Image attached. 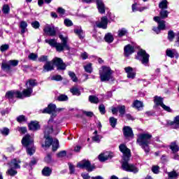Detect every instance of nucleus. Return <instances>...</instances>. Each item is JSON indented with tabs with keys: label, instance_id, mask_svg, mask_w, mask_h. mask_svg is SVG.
Masks as SVG:
<instances>
[{
	"label": "nucleus",
	"instance_id": "obj_1",
	"mask_svg": "<svg viewBox=\"0 0 179 179\" xmlns=\"http://www.w3.org/2000/svg\"><path fill=\"white\" fill-rule=\"evenodd\" d=\"M62 110H64V108H57L55 104L50 103L48 107L42 111L43 114H52L50 119L48 122V125L45 127L44 129V138H45V148H50L52 145V150L53 152H56V150H58V148H59V141L58 139H52V138L50 136L54 131L52 127H54V124H55L54 123L52 118L57 115V111H62Z\"/></svg>",
	"mask_w": 179,
	"mask_h": 179
},
{
	"label": "nucleus",
	"instance_id": "obj_2",
	"mask_svg": "<svg viewBox=\"0 0 179 179\" xmlns=\"http://www.w3.org/2000/svg\"><path fill=\"white\" fill-rule=\"evenodd\" d=\"M120 150L123 153L122 161V169L124 171H129V173H134V174L139 171V169L135 166V164H129V159L131 158V150L127 148L125 144H121L119 146Z\"/></svg>",
	"mask_w": 179,
	"mask_h": 179
},
{
	"label": "nucleus",
	"instance_id": "obj_3",
	"mask_svg": "<svg viewBox=\"0 0 179 179\" xmlns=\"http://www.w3.org/2000/svg\"><path fill=\"white\" fill-rule=\"evenodd\" d=\"M59 38L62 41V43L57 42L55 39H45V43L49 44L50 47L56 48L58 52L64 51V50H69V46L68 45V37H64L63 35H59Z\"/></svg>",
	"mask_w": 179,
	"mask_h": 179
},
{
	"label": "nucleus",
	"instance_id": "obj_4",
	"mask_svg": "<svg viewBox=\"0 0 179 179\" xmlns=\"http://www.w3.org/2000/svg\"><path fill=\"white\" fill-rule=\"evenodd\" d=\"M150 139H152V134L144 133L138 136L137 142L138 145L143 149L145 153L150 152L149 145H150Z\"/></svg>",
	"mask_w": 179,
	"mask_h": 179
},
{
	"label": "nucleus",
	"instance_id": "obj_5",
	"mask_svg": "<svg viewBox=\"0 0 179 179\" xmlns=\"http://www.w3.org/2000/svg\"><path fill=\"white\" fill-rule=\"evenodd\" d=\"M22 145L27 149V155L32 156L36 152L34 148V139L29 134L25 135L22 139Z\"/></svg>",
	"mask_w": 179,
	"mask_h": 179
},
{
	"label": "nucleus",
	"instance_id": "obj_6",
	"mask_svg": "<svg viewBox=\"0 0 179 179\" xmlns=\"http://www.w3.org/2000/svg\"><path fill=\"white\" fill-rule=\"evenodd\" d=\"M114 71L107 66H103L99 69V78L101 82H108L113 79Z\"/></svg>",
	"mask_w": 179,
	"mask_h": 179
},
{
	"label": "nucleus",
	"instance_id": "obj_7",
	"mask_svg": "<svg viewBox=\"0 0 179 179\" xmlns=\"http://www.w3.org/2000/svg\"><path fill=\"white\" fill-rule=\"evenodd\" d=\"M17 99H23V95L22 94V92L20 91L16 90H10L8 91L4 96V99L6 100H8L9 103H15V98Z\"/></svg>",
	"mask_w": 179,
	"mask_h": 179
},
{
	"label": "nucleus",
	"instance_id": "obj_8",
	"mask_svg": "<svg viewBox=\"0 0 179 179\" xmlns=\"http://www.w3.org/2000/svg\"><path fill=\"white\" fill-rule=\"evenodd\" d=\"M37 83H36V80H29L26 83L27 89L22 91V95L23 97H30L31 96V93H33V87L36 86Z\"/></svg>",
	"mask_w": 179,
	"mask_h": 179
},
{
	"label": "nucleus",
	"instance_id": "obj_9",
	"mask_svg": "<svg viewBox=\"0 0 179 179\" xmlns=\"http://www.w3.org/2000/svg\"><path fill=\"white\" fill-rule=\"evenodd\" d=\"M149 54L145 50H140L137 53V59L141 62L143 65L147 66L149 64Z\"/></svg>",
	"mask_w": 179,
	"mask_h": 179
},
{
	"label": "nucleus",
	"instance_id": "obj_10",
	"mask_svg": "<svg viewBox=\"0 0 179 179\" xmlns=\"http://www.w3.org/2000/svg\"><path fill=\"white\" fill-rule=\"evenodd\" d=\"M43 31L46 36L51 37L57 35V28L52 24H46L43 28Z\"/></svg>",
	"mask_w": 179,
	"mask_h": 179
},
{
	"label": "nucleus",
	"instance_id": "obj_11",
	"mask_svg": "<svg viewBox=\"0 0 179 179\" xmlns=\"http://www.w3.org/2000/svg\"><path fill=\"white\" fill-rule=\"evenodd\" d=\"M77 167L79 169H86L87 171H93L94 167L92 166L90 162L87 160H83L78 163Z\"/></svg>",
	"mask_w": 179,
	"mask_h": 179
},
{
	"label": "nucleus",
	"instance_id": "obj_12",
	"mask_svg": "<svg viewBox=\"0 0 179 179\" xmlns=\"http://www.w3.org/2000/svg\"><path fill=\"white\" fill-rule=\"evenodd\" d=\"M52 62L57 67V69H59L60 71H65V69H66V64L64 63L62 59L59 57H55L52 59Z\"/></svg>",
	"mask_w": 179,
	"mask_h": 179
},
{
	"label": "nucleus",
	"instance_id": "obj_13",
	"mask_svg": "<svg viewBox=\"0 0 179 179\" xmlns=\"http://www.w3.org/2000/svg\"><path fill=\"white\" fill-rule=\"evenodd\" d=\"M96 27L99 29H107V24H108V19L104 16L101 18V21L96 22Z\"/></svg>",
	"mask_w": 179,
	"mask_h": 179
},
{
	"label": "nucleus",
	"instance_id": "obj_14",
	"mask_svg": "<svg viewBox=\"0 0 179 179\" xmlns=\"http://www.w3.org/2000/svg\"><path fill=\"white\" fill-rule=\"evenodd\" d=\"M20 163H22V161L19 159H13L8 164L10 169H20Z\"/></svg>",
	"mask_w": 179,
	"mask_h": 179
},
{
	"label": "nucleus",
	"instance_id": "obj_15",
	"mask_svg": "<svg viewBox=\"0 0 179 179\" xmlns=\"http://www.w3.org/2000/svg\"><path fill=\"white\" fill-rule=\"evenodd\" d=\"M113 157V154L110 152H106L99 155L98 159L99 162H106V160H108V159H111Z\"/></svg>",
	"mask_w": 179,
	"mask_h": 179
},
{
	"label": "nucleus",
	"instance_id": "obj_16",
	"mask_svg": "<svg viewBox=\"0 0 179 179\" xmlns=\"http://www.w3.org/2000/svg\"><path fill=\"white\" fill-rule=\"evenodd\" d=\"M123 134L125 138H134V131H132V128L128 126L123 127Z\"/></svg>",
	"mask_w": 179,
	"mask_h": 179
},
{
	"label": "nucleus",
	"instance_id": "obj_17",
	"mask_svg": "<svg viewBox=\"0 0 179 179\" xmlns=\"http://www.w3.org/2000/svg\"><path fill=\"white\" fill-rule=\"evenodd\" d=\"M135 52V49L134 48V46L131 45H127L124 48V57H129L131 54H134Z\"/></svg>",
	"mask_w": 179,
	"mask_h": 179
},
{
	"label": "nucleus",
	"instance_id": "obj_18",
	"mask_svg": "<svg viewBox=\"0 0 179 179\" xmlns=\"http://www.w3.org/2000/svg\"><path fill=\"white\" fill-rule=\"evenodd\" d=\"M124 71L126 73H127V78L129 79H135V76H136V73L134 72V69L131 66H128L124 68Z\"/></svg>",
	"mask_w": 179,
	"mask_h": 179
},
{
	"label": "nucleus",
	"instance_id": "obj_19",
	"mask_svg": "<svg viewBox=\"0 0 179 179\" xmlns=\"http://www.w3.org/2000/svg\"><path fill=\"white\" fill-rule=\"evenodd\" d=\"M160 19L159 16L154 17V21L158 23V27L161 30H164V29H166V21L160 20Z\"/></svg>",
	"mask_w": 179,
	"mask_h": 179
},
{
	"label": "nucleus",
	"instance_id": "obj_20",
	"mask_svg": "<svg viewBox=\"0 0 179 179\" xmlns=\"http://www.w3.org/2000/svg\"><path fill=\"white\" fill-rule=\"evenodd\" d=\"M96 5L99 13H106V6L102 0H96Z\"/></svg>",
	"mask_w": 179,
	"mask_h": 179
},
{
	"label": "nucleus",
	"instance_id": "obj_21",
	"mask_svg": "<svg viewBox=\"0 0 179 179\" xmlns=\"http://www.w3.org/2000/svg\"><path fill=\"white\" fill-rule=\"evenodd\" d=\"M54 71V64L52 62H46L43 65V72H50Z\"/></svg>",
	"mask_w": 179,
	"mask_h": 179
},
{
	"label": "nucleus",
	"instance_id": "obj_22",
	"mask_svg": "<svg viewBox=\"0 0 179 179\" xmlns=\"http://www.w3.org/2000/svg\"><path fill=\"white\" fill-rule=\"evenodd\" d=\"M29 129L30 131H37V129H40V124H38V122L32 121L28 124Z\"/></svg>",
	"mask_w": 179,
	"mask_h": 179
},
{
	"label": "nucleus",
	"instance_id": "obj_23",
	"mask_svg": "<svg viewBox=\"0 0 179 179\" xmlns=\"http://www.w3.org/2000/svg\"><path fill=\"white\" fill-rule=\"evenodd\" d=\"M167 57L169 58H174L175 57H178V53L176 49H167L166 51Z\"/></svg>",
	"mask_w": 179,
	"mask_h": 179
},
{
	"label": "nucleus",
	"instance_id": "obj_24",
	"mask_svg": "<svg viewBox=\"0 0 179 179\" xmlns=\"http://www.w3.org/2000/svg\"><path fill=\"white\" fill-rule=\"evenodd\" d=\"M171 128L177 129L179 128V116H176L174 120L170 123Z\"/></svg>",
	"mask_w": 179,
	"mask_h": 179
},
{
	"label": "nucleus",
	"instance_id": "obj_25",
	"mask_svg": "<svg viewBox=\"0 0 179 179\" xmlns=\"http://www.w3.org/2000/svg\"><path fill=\"white\" fill-rule=\"evenodd\" d=\"M20 29H21V34H24L27 31V22L26 21H21L20 22Z\"/></svg>",
	"mask_w": 179,
	"mask_h": 179
},
{
	"label": "nucleus",
	"instance_id": "obj_26",
	"mask_svg": "<svg viewBox=\"0 0 179 179\" xmlns=\"http://www.w3.org/2000/svg\"><path fill=\"white\" fill-rule=\"evenodd\" d=\"M169 148L173 153H177L179 150V146L177 145V142L176 141L171 143Z\"/></svg>",
	"mask_w": 179,
	"mask_h": 179
},
{
	"label": "nucleus",
	"instance_id": "obj_27",
	"mask_svg": "<svg viewBox=\"0 0 179 179\" xmlns=\"http://www.w3.org/2000/svg\"><path fill=\"white\" fill-rule=\"evenodd\" d=\"M74 33L78 36L79 38H85V34L83 33V30H82L81 27L76 28L74 29Z\"/></svg>",
	"mask_w": 179,
	"mask_h": 179
},
{
	"label": "nucleus",
	"instance_id": "obj_28",
	"mask_svg": "<svg viewBox=\"0 0 179 179\" xmlns=\"http://www.w3.org/2000/svg\"><path fill=\"white\" fill-rule=\"evenodd\" d=\"M117 36L119 37H124V36H128V29L125 28H121L117 31Z\"/></svg>",
	"mask_w": 179,
	"mask_h": 179
},
{
	"label": "nucleus",
	"instance_id": "obj_29",
	"mask_svg": "<svg viewBox=\"0 0 179 179\" xmlns=\"http://www.w3.org/2000/svg\"><path fill=\"white\" fill-rule=\"evenodd\" d=\"M159 9L164 10L169 8V1L167 0H162L159 3Z\"/></svg>",
	"mask_w": 179,
	"mask_h": 179
},
{
	"label": "nucleus",
	"instance_id": "obj_30",
	"mask_svg": "<svg viewBox=\"0 0 179 179\" xmlns=\"http://www.w3.org/2000/svg\"><path fill=\"white\" fill-rule=\"evenodd\" d=\"M145 9H146V7H139L138 3L132 5L133 12H143V10H145Z\"/></svg>",
	"mask_w": 179,
	"mask_h": 179
},
{
	"label": "nucleus",
	"instance_id": "obj_31",
	"mask_svg": "<svg viewBox=\"0 0 179 179\" xmlns=\"http://www.w3.org/2000/svg\"><path fill=\"white\" fill-rule=\"evenodd\" d=\"M154 103H155L156 106H160L161 107L163 106V104H164L163 103V98L157 96H155Z\"/></svg>",
	"mask_w": 179,
	"mask_h": 179
},
{
	"label": "nucleus",
	"instance_id": "obj_32",
	"mask_svg": "<svg viewBox=\"0 0 179 179\" xmlns=\"http://www.w3.org/2000/svg\"><path fill=\"white\" fill-rule=\"evenodd\" d=\"M70 92L73 94V96H80V89L78 87H73L70 90Z\"/></svg>",
	"mask_w": 179,
	"mask_h": 179
},
{
	"label": "nucleus",
	"instance_id": "obj_33",
	"mask_svg": "<svg viewBox=\"0 0 179 179\" xmlns=\"http://www.w3.org/2000/svg\"><path fill=\"white\" fill-rule=\"evenodd\" d=\"M133 107L139 110L141 108H142V107H143V103H142L141 101L136 100L133 103Z\"/></svg>",
	"mask_w": 179,
	"mask_h": 179
},
{
	"label": "nucleus",
	"instance_id": "obj_34",
	"mask_svg": "<svg viewBox=\"0 0 179 179\" xmlns=\"http://www.w3.org/2000/svg\"><path fill=\"white\" fill-rule=\"evenodd\" d=\"M105 41H106V43H113V41H114V36H113V34H111V33H108L107 34H106L105 36Z\"/></svg>",
	"mask_w": 179,
	"mask_h": 179
},
{
	"label": "nucleus",
	"instance_id": "obj_35",
	"mask_svg": "<svg viewBox=\"0 0 179 179\" xmlns=\"http://www.w3.org/2000/svg\"><path fill=\"white\" fill-rule=\"evenodd\" d=\"M16 169L15 168H10L7 171V176H11L12 177L16 176L17 174V171H15Z\"/></svg>",
	"mask_w": 179,
	"mask_h": 179
},
{
	"label": "nucleus",
	"instance_id": "obj_36",
	"mask_svg": "<svg viewBox=\"0 0 179 179\" xmlns=\"http://www.w3.org/2000/svg\"><path fill=\"white\" fill-rule=\"evenodd\" d=\"M52 171L51 170V169L48 167H45L42 171V174L43 176H45L46 177H48L49 176H50Z\"/></svg>",
	"mask_w": 179,
	"mask_h": 179
},
{
	"label": "nucleus",
	"instance_id": "obj_37",
	"mask_svg": "<svg viewBox=\"0 0 179 179\" xmlns=\"http://www.w3.org/2000/svg\"><path fill=\"white\" fill-rule=\"evenodd\" d=\"M2 12L4 13V15H9V12H10V7H9V5H3L2 8Z\"/></svg>",
	"mask_w": 179,
	"mask_h": 179
},
{
	"label": "nucleus",
	"instance_id": "obj_38",
	"mask_svg": "<svg viewBox=\"0 0 179 179\" xmlns=\"http://www.w3.org/2000/svg\"><path fill=\"white\" fill-rule=\"evenodd\" d=\"M179 176V173L176 172V171H172L168 173V176L169 178H177Z\"/></svg>",
	"mask_w": 179,
	"mask_h": 179
},
{
	"label": "nucleus",
	"instance_id": "obj_39",
	"mask_svg": "<svg viewBox=\"0 0 179 179\" xmlns=\"http://www.w3.org/2000/svg\"><path fill=\"white\" fill-rule=\"evenodd\" d=\"M1 69L8 72V71H10V64H9V63H2Z\"/></svg>",
	"mask_w": 179,
	"mask_h": 179
},
{
	"label": "nucleus",
	"instance_id": "obj_40",
	"mask_svg": "<svg viewBox=\"0 0 179 179\" xmlns=\"http://www.w3.org/2000/svg\"><path fill=\"white\" fill-rule=\"evenodd\" d=\"M84 69L87 73H92V72H93V69L92 68L91 63L84 66Z\"/></svg>",
	"mask_w": 179,
	"mask_h": 179
},
{
	"label": "nucleus",
	"instance_id": "obj_41",
	"mask_svg": "<svg viewBox=\"0 0 179 179\" xmlns=\"http://www.w3.org/2000/svg\"><path fill=\"white\" fill-rule=\"evenodd\" d=\"M0 132L3 136H8L9 135V129L8 127L0 129Z\"/></svg>",
	"mask_w": 179,
	"mask_h": 179
},
{
	"label": "nucleus",
	"instance_id": "obj_42",
	"mask_svg": "<svg viewBox=\"0 0 179 179\" xmlns=\"http://www.w3.org/2000/svg\"><path fill=\"white\" fill-rule=\"evenodd\" d=\"M109 122H110L111 127L115 128V125H117V119H115V117H110Z\"/></svg>",
	"mask_w": 179,
	"mask_h": 179
},
{
	"label": "nucleus",
	"instance_id": "obj_43",
	"mask_svg": "<svg viewBox=\"0 0 179 179\" xmlns=\"http://www.w3.org/2000/svg\"><path fill=\"white\" fill-rule=\"evenodd\" d=\"M89 101H90V103L97 104V103H99V98H97V96L91 95L89 96Z\"/></svg>",
	"mask_w": 179,
	"mask_h": 179
},
{
	"label": "nucleus",
	"instance_id": "obj_44",
	"mask_svg": "<svg viewBox=\"0 0 179 179\" xmlns=\"http://www.w3.org/2000/svg\"><path fill=\"white\" fill-rule=\"evenodd\" d=\"M69 76H70L71 79L73 82H78V78L76 77V74L73 71H69Z\"/></svg>",
	"mask_w": 179,
	"mask_h": 179
},
{
	"label": "nucleus",
	"instance_id": "obj_45",
	"mask_svg": "<svg viewBox=\"0 0 179 179\" xmlns=\"http://www.w3.org/2000/svg\"><path fill=\"white\" fill-rule=\"evenodd\" d=\"M159 15L162 17V19H166V17H167V16H169V11L166 10H162L159 12Z\"/></svg>",
	"mask_w": 179,
	"mask_h": 179
},
{
	"label": "nucleus",
	"instance_id": "obj_46",
	"mask_svg": "<svg viewBox=\"0 0 179 179\" xmlns=\"http://www.w3.org/2000/svg\"><path fill=\"white\" fill-rule=\"evenodd\" d=\"M57 100L58 101H67L68 100V96L65 95V94H60L58 97H57Z\"/></svg>",
	"mask_w": 179,
	"mask_h": 179
},
{
	"label": "nucleus",
	"instance_id": "obj_47",
	"mask_svg": "<svg viewBox=\"0 0 179 179\" xmlns=\"http://www.w3.org/2000/svg\"><path fill=\"white\" fill-rule=\"evenodd\" d=\"M117 111H119L121 115H124L125 114V106H117Z\"/></svg>",
	"mask_w": 179,
	"mask_h": 179
},
{
	"label": "nucleus",
	"instance_id": "obj_48",
	"mask_svg": "<svg viewBox=\"0 0 179 179\" xmlns=\"http://www.w3.org/2000/svg\"><path fill=\"white\" fill-rule=\"evenodd\" d=\"M151 170L154 174H159L160 172V167H159V166H152Z\"/></svg>",
	"mask_w": 179,
	"mask_h": 179
},
{
	"label": "nucleus",
	"instance_id": "obj_49",
	"mask_svg": "<svg viewBox=\"0 0 179 179\" xmlns=\"http://www.w3.org/2000/svg\"><path fill=\"white\" fill-rule=\"evenodd\" d=\"M175 36L176 35L174 34V31H169L168 32V39L169 40V41H173V40H174Z\"/></svg>",
	"mask_w": 179,
	"mask_h": 179
},
{
	"label": "nucleus",
	"instance_id": "obj_50",
	"mask_svg": "<svg viewBox=\"0 0 179 179\" xmlns=\"http://www.w3.org/2000/svg\"><path fill=\"white\" fill-rule=\"evenodd\" d=\"M64 23L66 27H71V26H73V22H72V20L69 19H65Z\"/></svg>",
	"mask_w": 179,
	"mask_h": 179
},
{
	"label": "nucleus",
	"instance_id": "obj_51",
	"mask_svg": "<svg viewBox=\"0 0 179 179\" xmlns=\"http://www.w3.org/2000/svg\"><path fill=\"white\" fill-rule=\"evenodd\" d=\"M29 59H31V61H36L37 58H38V55L35 53H30L28 56Z\"/></svg>",
	"mask_w": 179,
	"mask_h": 179
},
{
	"label": "nucleus",
	"instance_id": "obj_52",
	"mask_svg": "<svg viewBox=\"0 0 179 179\" xmlns=\"http://www.w3.org/2000/svg\"><path fill=\"white\" fill-rule=\"evenodd\" d=\"M8 50H9V45H8V44L2 45L0 47V51L1 52H5V51H8Z\"/></svg>",
	"mask_w": 179,
	"mask_h": 179
},
{
	"label": "nucleus",
	"instance_id": "obj_53",
	"mask_svg": "<svg viewBox=\"0 0 179 179\" xmlns=\"http://www.w3.org/2000/svg\"><path fill=\"white\" fill-rule=\"evenodd\" d=\"M102 138L103 136L100 135H96L92 137V141H94V142H96V143H100V139Z\"/></svg>",
	"mask_w": 179,
	"mask_h": 179
},
{
	"label": "nucleus",
	"instance_id": "obj_54",
	"mask_svg": "<svg viewBox=\"0 0 179 179\" xmlns=\"http://www.w3.org/2000/svg\"><path fill=\"white\" fill-rule=\"evenodd\" d=\"M39 62H48V57L42 55L38 58Z\"/></svg>",
	"mask_w": 179,
	"mask_h": 179
},
{
	"label": "nucleus",
	"instance_id": "obj_55",
	"mask_svg": "<svg viewBox=\"0 0 179 179\" xmlns=\"http://www.w3.org/2000/svg\"><path fill=\"white\" fill-rule=\"evenodd\" d=\"M8 64L11 66H17L19 65V60H10L8 61Z\"/></svg>",
	"mask_w": 179,
	"mask_h": 179
},
{
	"label": "nucleus",
	"instance_id": "obj_56",
	"mask_svg": "<svg viewBox=\"0 0 179 179\" xmlns=\"http://www.w3.org/2000/svg\"><path fill=\"white\" fill-rule=\"evenodd\" d=\"M99 110L101 114L102 115L106 114V106H104V105L103 104L99 105Z\"/></svg>",
	"mask_w": 179,
	"mask_h": 179
},
{
	"label": "nucleus",
	"instance_id": "obj_57",
	"mask_svg": "<svg viewBox=\"0 0 179 179\" xmlns=\"http://www.w3.org/2000/svg\"><path fill=\"white\" fill-rule=\"evenodd\" d=\"M161 107L163 108V110L167 111L168 113H173V110H171V108L169 106H166L164 103L162 104Z\"/></svg>",
	"mask_w": 179,
	"mask_h": 179
},
{
	"label": "nucleus",
	"instance_id": "obj_58",
	"mask_svg": "<svg viewBox=\"0 0 179 179\" xmlns=\"http://www.w3.org/2000/svg\"><path fill=\"white\" fill-rule=\"evenodd\" d=\"M31 24L34 29H38L40 27V22L38 21L32 22Z\"/></svg>",
	"mask_w": 179,
	"mask_h": 179
},
{
	"label": "nucleus",
	"instance_id": "obj_59",
	"mask_svg": "<svg viewBox=\"0 0 179 179\" xmlns=\"http://www.w3.org/2000/svg\"><path fill=\"white\" fill-rule=\"evenodd\" d=\"M51 80H57V81L62 80V77L59 75L53 76L52 77H51Z\"/></svg>",
	"mask_w": 179,
	"mask_h": 179
},
{
	"label": "nucleus",
	"instance_id": "obj_60",
	"mask_svg": "<svg viewBox=\"0 0 179 179\" xmlns=\"http://www.w3.org/2000/svg\"><path fill=\"white\" fill-rule=\"evenodd\" d=\"M57 13H59V15H61L62 16L65 15V9L62 8V7H59L57 8Z\"/></svg>",
	"mask_w": 179,
	"mask_h": 179
},
{
	"label": "nucleus",
	"instance_id": "obj_61",
	"mask_svg": "<svg viewBox=\"0 0 179 179\" xmlns=\"http://www.w3.org/2000/svg\"><path fill=\"white\" fill-rule=\"evenodd\" d=\"M17 121L18 122H23L26 121V117H24V115H20L19 117H17Z\"/></svg>",
	"mask_w": 179,
	"mask_h": 179
},
{
	"label": "nucleus",
	"instance_id": "obj_62",
	"mask_svg": "<svg viewBox=\"0 0 179 179\" xmlns=\"http://www.w3.org/2000/svg\"><path fill=\"white\" fill-rule=\"evenodd\" d=\"M66 156V151L63 150L57 154V157H65Z\"/></svg>",
	"mask_w": 179,
	"mask_h": 179
},
{
	"label": "nucleus",
	"instance_id": "obj_63",
	"mask_svg": "<svg viewBox=\"0 0 179 179\" xmlns=\"http://www.w3.org/2000/svg\"><path fill=\"white\" fill-rule=\"evenodd\" d=\"M51 154H48V155L45 157V162H46V163H51Z\"/></svg>",
	"mask_w": 179,
	"mask_h": 179
},
{
	"label": "nucleus",
	"instance_id": "obj_64",
	"mask_svg": "<svg viewBox=\"0 0 179 179\" xmlns=\"http://www.w3.org/2000/svg\"><path fill=\"white\" fill-rule=\"evenodd\" d=\"M81 176L83 179H90L91 178L90 176H89V173H83L81 174Z\"/></svg>",
	"mask_w": 179,
	"mask_h": 179
}]
</instances>
